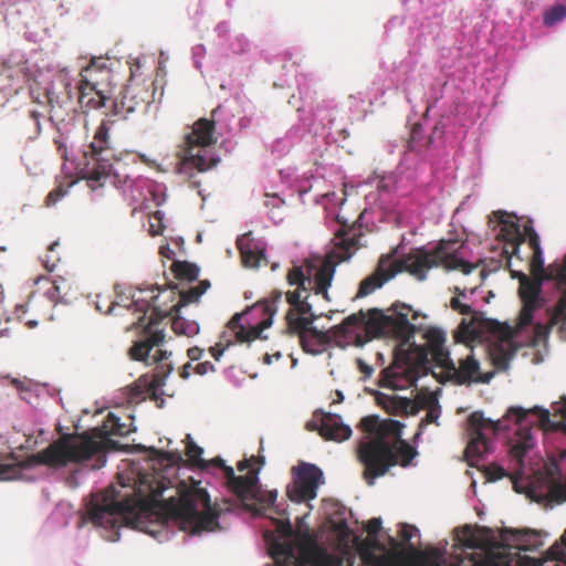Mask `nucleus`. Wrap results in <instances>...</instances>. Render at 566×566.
<instances>
[{
	"label": "nucleus",
	"instance_id": "nucleus-1",
	"mask_svg": "<svg viewBox=\"0 0 566 566\" xmlns=\"http://www.w3.org/2000/svg\"><path fill=\"white\" fill-rule=\"evenodd\" d=\"M490 222L494 224L495 237L505 241L512 253H518L520 243L525 235H528L533 250L531 269L536 280L532 281L525 274H520L518 291L523 307L515 325L511 326L485 318L475 308L476 302L473 296L485 280L486 273L484 269L480 268L479 261L472 258L469 245L460 240H441L434 248L419 250L403 260L399 259L397 251L381 256L376 271L360 282L358 296L371 294L402 271H408L420 281L427 277L430 269L438 266L449 271H461L463 275H470L476 271V280L472 282L473 285L471 287L455 286L457 296L452 297L450 302L453 310L464 315L454 333V338L458 343L469 344L490 333L489 355L492 364L496 370H506L518 347L535 345L545 334V326L535 322V312L545 305V300L542 296L545 260L537 233L528 226H525L524 232H522L515 216L501 211L494 212Z\"/></svg>",
	"mask_w": 566,
	"mask_h": 566
},
{
	"label": "nucleus",
	"instance_id": "nucleus-2",
	"mask_svg": "<svg viewBox=\"0 0 566 566\" xmlns=\"http://www.w3.org/2000/svg\"><path fill=\"white\" fill-rule=\"evenodd\" d=\"M336 249L327 255H312L294 263L287 273V283L294 290L286 292L290 311L286 315L289 327L300 336L306 353L321 354L331 343L345 348L363 346L376 336L396 337L407 343L415 333L409 321L411 308L396 304L387 311L378 308L348 316L342 325L323 331L313 325L316 312L331 302L329 289L336 272V261L352 258L356 242L345 234H338Z\"/></svg>",
	"mask_w": 566,
	"mask_h": 566
},
{
	"label": "nucleus",
	"instance_id": "nucleus-3",
	"mask_svg": "<svg viewBox=\"0 0 566 566\" xmlns=\"http://www.w3.org/2000/svg\"><path fill=\"white\" fill-rule=\"evenodd\" d=\"M120 490L109 486L104 493L94 494L86 504V520L105 531L104 538L117 542L124 525L143 527L147 522L166 521L171 516L182 530L193 535L220 528L219 510L211 503L201 481L190 479V484L178 485V502L163 504L161 495L174 483L158 473H149L139 463L123 462L118 473Z\"/></svg>",
	"mask_w": 566,
	"mask_h": 566
},
{
	"label": "nucleus",
	"instance_id": "nucleus-4",
	"mask_svg": "<svg viewBox=\"0 0 566 566\" xmlns=\"http://www.w3.org/2000/svg\"><path fill=\"white\" fill-rule=\"evenodd\" d=\"M533 426H538L544 431L563 430L566 432V423L553 421L549 410L541 406L527 409L511 407L505 416L497 421L485 418L482 412H473L468 419L467 427L470 437L465 449L468 464L482 467L485 457L494 449L492 437L504 430H514L516 437L512 439L509 452L512 467L507 471L502 465L493 463L485 468V476L488 481L495 482L510 475L515 490L521 492L518 483L524 475L528 455L535 447V439L531 432ZM552 493L558 501L566 502V479L565 482L555 483Z\"/></svg>",
	"mask_w": 566,
	"mask_h": 566
},
{
	"label": "nucleus",
	"instance_id": "nucleus-5",
	"mask_svg": "<svg viewBox=\"0 0 566 566\" xmlns=\"http://www.w3.org/2000/svg\"><path fill=\"white\" fill-rule=\"evenodd\" d=\"M535 534L504 528L499 533L488 527L464 526L457 531L454 566H566V530L545 555H522L531 548ZM443 554L434 549L411 566H443Z\"/></svg>",
	"mask_w": 566,
	"mask_h": 566
},
{
	"label": "nucleus",
	"instance_id": "nucleus-6",
	"mask_svg": "<svg viewBox=\"0 0 566 566\" xmlns=\"http://www.w3.org/2000/svg\"><path fill=\"white\" fill-rule=\"evenodd\" d=\"M210 286L208 281H202L198 285L184 290L179 293V303L171 306H160L157 300L165 297L167 301H174L176 293L172 290H160L157 285H148L139 289L133 294V308L142 315L136 323V327L143 332V338L137 340L130 348V357L135 360L145 361L147 365L159 363L158 371L151 379L148 376H142L132 388V400L144 399L146 394L157 396L165 380L174 370L172 364L168 360L170 353L159 346L164 339V331L157 327V321L178 312L179 307L197 302Z\"/></svg>",
	"mask_w": 566,
	"mask_h": 566
},
{
	"label": "nucleus",
	"instance_id": "nucleus-7",
	"mask_svg": "<svg viewBox=\"0 0 566 566\" xmlns=\"http://www.w3.org/2000/svg\"><path fill=\"white\" fill-rule=\"evenodd\" d=\"M306 517L307 514L301 517L300 524H303ZM275 523L277 534L269 531L264 535L274 566H353L349 555L324 548L307 527L303 530L300 525L297 533L293 534L290 522ZM380 530V518L368 522V541L375 549L380 552L379 557L371 556V558L375 559V566H395L398 543L394 537H389V548L380 545L376 538Z\"/></svg>",
	"mask_w": 566,
	"mask_h": 566
},
{
	"label": "nucleus",
	"instance_id": "nucleus-8",
	"mask_svg": "<svg viewBox=\"0 0 566 566\" xmlns=\"http://www.w3.org/2000/svg\"><path fill=\"white\" fill-rule=\"evenodd\" d=\"M135 430V427L123 423L115 413L109 412L104 426L95 429L93 436L63 434L44 450L30 457L28 465H46L54 469L74 465L76 469L65 482L67 486L76 489L86 479L90 470L101 469L106 464L105 449L114 444L112 437H124Z\"/></svg>",
	"mask_w": 566,
	"mask_h": 566
},
{
	"label": "nucleus",
	"instance_id": "nucleus-9",
	"mask_svg": "<svg viewBox=\"0 0 566 566\" xmlns=\"http://www.w3.org/2000/svg\"><path fill=\"white\" fill-rule=\"evenodd\" d=\"M57 143L64 158V168L77 178L86 179L92 189L103 187L109 181L122 190L125 198L133 202L151 200L156 206H161L166 201L167 189L165 185L143 176H125L122 179L118 174H114L111 164L113 151L109 148L106 123H102L97 127L88 149L84 150L77 159L72 158L65 143Z\"/></svg>",
	"mask_w": 566,
	"mask_h": 566
},
{
	"label": "nucleus",
	"instance_id": "nucleus-10",
	"mask_svg": "<svg viewBox=\"0 0 566 566\" xmlns=\"http://www.w3.org/2000/svg\"><path fill=\"white\" fill-rule=\"evenodd\" d=\"M9 76L22 74L31 82L30 91L34 99L46 98L51 106V119L65 122L64 113L73 119V113L78 103L77 86H73L70 71L66 66L54 65L48 56L33 52L29 56L19 51L13 52L3 61Z\"/></svg>",
	"mask_w": 566,
	"mask_h": 566
},
{
	"label": "nucleus",
	"instance_id": "nucleus-11",
	"mask_svg": "<svg viewBox=\"0 0 566 566\" xmlns=\"http://www.w3.org/2000/svg\"><path fill=\"white\" fill-rule=\"evenodd\" d=\"M374 427L360 441L359 460L365 464V476L369 485L384 475L390 467H408L418 454L402 437L403 424L398 420H374Z\"/></svg>",
	"mask_w": 566,
	"mask_h": 566
},
{
	"label": "nucleus",
	"instance_id": "nucleus-12",
	"mask_svg": "<svg viewBox=\"0 0 566 566\" xmlns=\"http://www.w3.org/2000/svg\"><path fill=\"white\" fill-rule=\"evenodd\" d=\"M214 465L222 471L223 479L228 488L240 500L245 510L253 515L263 514L265 510L274 505L277 499V490L265 491L259 483V473L264 464V459L260 460L258 468H252L250 460L239 462L238 470L247 471L245 474L237 476L234 469L223 463L221 459L213 461Z\"/></svg>",
	"mask_w": 566,
	"mask_h": 566
},
{
	"label": "nucleus",
	"instance_id": "nucleus-13",
	"mask_svg": "<svg viewBox=\"0 0 566 566\" xmlns=\"http://www.w3.org/2000/svg\"><path fill=\"white\" fill-rule=\"evenodd\" d=\"M216 143L213 123L206 118L197 120L180 145L178 172L190 175L191 169L207 171L213 168L220 160L212 150Z\"/></svg>",
	"mask_w": 566,
	"mask_h": 566
},
{
	"label": "nucleus",
	"instance_id": "nucleus-14",
	"mask_svg": "<svg viewBox=\"0 0 566 566\" xmlns=\"http://www.w3.org/2000/svg\"><path fill=\"white\" fill-rule=\"evenodd\" d=\"M282 294L276 293L271 300H264L235 314L228 324L229 331L239 342H251L262 337L264 329L273 324Z\"/></svg>",
	"mask_w": 566,
	"mask_h": 566
},
{
	"label": "nucleus",
	"instance_id": "nucleus-15",
	"mask_svg": "<svg viewBox=\"0 0 566 566\" xmlns=\"http://www.w3.org/2000/svg\"><path fill=\"white\" fill-rule=\"evenodd\" d=\"M416 178L415 171L401 163L396 171L376 180V190L366 193V200L371 207L391 212L398 206L399 199L413 190Z\"/></svg>",
	"mask_w": 566,
	"mask_h": 566
},
{
	"label": "nucleus",
	"instance_id": "nucleus-16",
	"mask_svg": "<svg viewBox=\"0 0 566 566\" xmlns=\"http://www.w3.org/2000/svg\"><path fill=\"white\" fill-rule=\"evenodd\" d=\"M111 71L102 60L93 61L82 70L78 91V103L85 106L99 108L111 98V90L107 87Z\"/></svg>",
	"mask_w": 566,
	"mask_h": 566
},
{
	"label": "nucleus",
	"instance_id": "nucleus-17",
	"mask_svg": "<svg viewBox=\"0 0 566 566\" xmlns=\"http://www.w3.org/2000/svg\"><path fill=\"white\" fill-rule=\"evenodd\" d=\"M495 375L494 369H485L475 356L474 352L459 359L457 365L452 359L440 370H434L433 376L440 382H452L455 385L489 384Z\"/></svg>",
	"mask_w": 566,
	"mask_h": 566
},
{
	"label": "nucleus",
	"instance_id": "nucleus-18",
	"mask_svg": "<svg viewBox=\"0 0 566 566\" xmlns=\"http://www.w3.org/2000/svg\"><path fill=\"white\" fill-rule=\"evenodd\" d=\"M323 482V472L314 464H303L296 472L294 481L287 486V496L292 502L301 503L313 500Z\"/></svg>",
	"mask_w": 566,
	"mask_h": 566
},
{
	"label": "nucleus",
	"instance_id": "nucleus-19",
	"mask_svg": "<svg viewBox=\"0 0 566 566\" xmlns=\"http://www.w3.org/2000/svg\"><path fill=\"white\" fill-rule=\"evenodd\" d=\"M547 279L553 280L559 293V298L549 313V322L552 325H558L560 336L566 338V254L563 259L556 260L547 268Z\"/></svg>",
	"mask_w": 566,
	"mask_h": 566
},
{
	"label": "nucleus",
	"instance_id": "nucleus-20",
	"mask_svg": "<svg viewBox=\"0 0 566 566\" xmlns=\"http://www.w3.org/2000/svg\"><path fill=\"white\" fill-rule=\"evenodd\" d=\"M419 379L417 370L407 365L396 364L382 370L380 386L392 390H405L416 385Z\"/></svg>",
	"mask_w": 566,
	"mask_h": 566
},
{
	"label": "nucleus",
	"instance_id": "nucleus-21",
	"mask_svg": "<svg viewBox=\"0 0 566 566\" xmlns=\"http://www.w3.org/2000/svg\"><path fill=\"white\" fill-rule=\"evenodd\" d=\"M429 354L433 361L432 373L440 370L446 364H449L450 353L446 347L447 333L439 327H429L424 332Z\"/></svg>",
	"mask_w": 566,
	"mask_h": 566
},
{
	"label": "nucleus",
	"instance_id": "nucleus-22",
	"mask_svg": "<svg viewBox=\"0 0 566 566\" xmlns=\"http://www.w3.org/2000/svg\"><path fill=\"white\" fill-rule=\"evenodd\" d=\"M238 248L247 268H259L265 261L266 244L253 238L251 232L238 239Z\"/></svg>",
	"mask_w": 566,
	"mask_h": 566
},
{
	"label": "nucleus",
	"instance_id": "nucleus-23",
	"mask_svg": "<svg viewBox=\"0 0 566 566\" xmlns=\"http://www.w3.org/2000/svg\"><path fill=\"white\" fill-rule=\"evenodd\" d=\"M319 432L325 439L336 442L349 439L353 433L352 428L345 424L342 417L336 413H328L323 417Z\"/></svg>",
	"mask_w": 566,
	"mask_h": 566
},
{
	"label": "nucleus",
	"instance_id": "nucleus-24",
	"mask_svg": "<svg viewBox=\"0 0 566 566\" xmlns=\"http://www.w3.org/2000/svg\"><path fill=\"white\" fill-rule=\"evenodd\" d=\"M303 130L301 128H291L284 136L276 138L271 145L272 154L282 158L287 155L295 146L303 140Z\"/></svg>",
	"mask_w": 566,
	"mask_h": 566
},
{
	"label": "nucleus",
	"instance_id": "nucleus-25",
	"mask_svg": "<svg viewBox=\"0 0 566 566\" xmlns=\"http://www.w3.org/2000/svg\"><path fill=\"white\" fill-rule=\"evenodd\" d=\"M428 412L426 418L420 422L419 429L415 434V441L418 442L421 434L424 432V428L428 423H437L441 416V407L439 405L437 392H432L427 401Z\"/></svg>",
	"mask_w": 566,
	"mask_h": 566
},
{
	"label": "nucleus",
	"instance_id": "nucleus-26",
	"mask_svg": "<svg viewBox=\"0 0 566 566\" xmlns=\"http://www.w3.org/2000/svg\"><path fill=\"white\" fill-rule=\"evenodd\" d=\"M280 176L283 184H286L289 187L294 188L298 196L302 198L308 190L312 188L310 185L308 178H298L295 176V170L289 168L286 170H281Z\"/></svg>",
	"mask_w": 566,
	"mask_h": 566
},
{
	"label": "nucleus",
	"instance_id": "nucleus-27",
	"mask_svg": "<svg viewBox=\"0 0 566 566\" xmlns=\"http://www.w3.org/2000/svg\"><path fill=\"white\" fill-rule=\"evenodd\" d=\"M172 329L178 335H185L190 337L199 333L200 326L198 322L187 319L177 314L172 318Z\"/></svg>",
	"mask_w": 566,
	"mask_h": 566
},
{
	"label": "nucleus",
	"instance_id": "nucleus-28",
	"mask_svg": "<svg viewBox=\"0 0 566 566\" xmlns=\"http://www.w3.org/2000/svg\"><path fill=\"white\" fill-rule=\"evenodd\" d=\"M566 19V3H556L545 10L543 14L544 25L551 28Z\"/></svg>",
	"mask_w": 566,
	"mask_h": 566
},
{
	"label": "nucleus",
	"instance_id": "nucleus-29",
	"mask_svg": "<svg viewBox=\"0 0 566 566\" xmlns=\"http://www.w3.org/2000/svg\"><path fill=\"white\" fill-rule=\"evenodd\" d=\"M186 454L189 461L197 467H207L205 460L201 458L203 450L191 440L190 434L186 436Z\"/></svg>",
	"mask_w": 566,
	"mask_h": 566
},
{
	"label": "nucleus",
	"instance_id": "nucleus-30",
	"mask_svg": "<svg viewBox=\"0 0 566 566\" xmlns=\"http://www.w3.org/2000/svg\"><path fill=\"white\" fill-rule=\"evenodd\" d=\"M176 273L180 279L193 281L199 276V268L188 262L176 263Z\"/></svg>",
	"mask_w": 566,
	"mask_h": 566
},
{
	"label": "nucleus",
	"instance_id": "nucleus-31",
	"mask_svg": "<svg viewBox=\"0 0 566 566\" xmlns=\"http://www.w3.org/2000/svg\"><path fill=\"white\" fill-rule=\"evenodd\" d=\"M161 457L163 465L170 467L171 470H175V467L179 465L182 461V455L178 450L163 452Z\"/></svg>",
	"mask_w": 566,
	"mask_h": 566
},
{
	"label": "nucleus",
	"instance_id": "nucleus-32",
	"mask_svg": "<svg viewBox=\"0 0 566 566\" xmlns=\"http://www.w3.org/2000/svg\"><path fill=\"white\" fill-rule=\"evenodd\" d=\"M207 55V49L203 44H197L192 48V60L197 70H202L203 60Z\"/></svg>",
	"mask_w": 566,
	"mask_h": 566
},
{
	"label": "nucleus",
	"instance_id": "nucleus-33",
	"mask_svg": "<svg viewBox=\"0 0 566 566\" xmlns=\"http://www.w3.org/2000/svg\"><path fill=\"white\" fill-rule=\"evenodd\" d=\"M249 46V40L242 34L235 35L231 41V50L235 54L244 53Z\"/></svg>",
	"mask_w": 566,
	"mask_h": 566
},
{
	"label": "nucleus",
	"instance_id": "nucleus-34",
	"mask_svg": "<svg viewBox=\"0 0 566 566\" xmlns=\"http://www.w3.org/2000/svg\"><path fill=\"white\" fill-rule=\"evenodd\" d=\"M398 533L403 541L408 542L419 535V530L409 524H400Z\"/></svg>",
	"mask_w": 566,
	"mask_h": 566
},
{
	"label": "nucleus",
	"instance_id": "nucleus-35",
	"mask_svg": "<svg viewBox=\"0 0 566 566\" xmlns=\"http://www.w3.org/2000/svg\"><path fill=\"white\" fill-rule=\"evenodd\" d=\"M153 218L157 221V223L150 221L149 232L151 235H158L161 233L163 228H164V224H163L164 213L160 210H157L154 213Z\"/></svg>",
	"mask_w": 566,
	"mask_h": 566
},
{
	"label": "nucleus",
	"instance_id": "nucleus-36",
	"mask_svg": "<svg viewBox=\"0 0 566 566\" xmlns=\"http://www.w3.org/2000/svg\"><path fill=\"white\" fill-rule=\"evenodd\" d=\"M19 478V469L9 465H0V481L14 480Z\"/></svg>",
	"mask_w": 566,
	"mask_h": 566
},
{
	"label": "nucleus",
	"instance_id": "nucleus-37",
	"mask_svg": "<svg viewBox=\"0 0 566 566\" xmlns=\"http://www.w3.org/2000/svg\"><path fill=\"white\" fill-rule=\"evenodd\" d=\"M67 193V189H63L60 187L59 189H55L51 191L46 197V203L48 206H54L61 198H63Z\"/></svg>",
	"mask_w": 566,
	"mask_h": 566
},
{
	"label": "nucleus",
	"instance_id": "nucleus-38",
	"mask_svg": "<svg viewBox=\"0 0 566 566\" xmlns=\"http://www.w3.org/2000/svg\"><path fill=\"white\" fill-rule=\"evenodd\" d=\"M554 415H558L566 419V397H563L559 401L553 403Z\"/></svg>",
	"mask_w": 566,
	"mask_h": 566
},
{
	"label": "nucleus",
	"instance_id": "nucleus-39",
	"mask_svg": "<svg viewBox=\"0 0 566 566\" xmlns=\"http://www.w3.org/2000/svg\"><path fill=\"white\" fill-rule=\"evenodd\" d=\"M213 371H216V368L210 361L199 363L196 366V373L200 376H205L208 373H213Z\"/></svg>",
	"mask_w": 566,
	"mask_h": 566
},
{
	"label": "nucleus",
	"instance_id": "nucleus-40",
	"mask_svg": "<svg viewBox=\"0 0 566 566\" xmlns=\"http://www.w3.org/2000/svg\"><path fill=\"white\" fill-rule=\"evenodd\" d=\"M323 198L327 201L328 205H333L334 207L345 202V197H338L336 192H328L324 195Z\"/></svg>",
	"mask_w": 566,
	"mask_h": 566
},
{
	"label": "nucleus",
	"instance_id": "nucleus-41",
	"mask_svg": "<svg viewBox=\"0 0 566 566\" xmlns=\"http://www.w3.org/2000/svg\"><path fill=\"white\" fill-rule=\"evenodd\" d=\"M357 366L359 368V371L364 375L365 379L371 377L374 369L370 365L365 363L363 359H357Z\"/></svg>",
	"mask_w": 566,
	"mask_h": 566
},
{
	"label": "nucleus",
	"instance_id": "nucleus-42",
	"mask_svg": "<svg viewBox=\"0 0 566 566\" xmlns=\"http://www.w3.org/2000/svg\"><path fill=\"white\" fill-rule=\"evenodd\" d=\"M59 294H60V286L56 284V282H54V285L49 291H46L45 296L51 302L57 303Z\"/></svg>",
	"mask_w": 566,
	"mask_h": 566
},
{
	"label": "nucleus",
	"instance_id": "nucleus-43",
	"mask_svg": "<svg viewBox=\"0 0 566 566\" xmlns=\"http://www.w3.org/2000/svg\"><path fill=\"white\" fill-rule=\"evenodd\" d=\"M226 350V347L222 346L221 343L217 344L216 346L211 347L210 348V353L212 355V357L216 359V360H220V358L222 357L223 353Z\"/></svg>",
	"mask_w": 566,
	"mask_h": 566
},
{
	"label": "nucleus",
	"instance_id": "nucleus-44",
	"mask_svg": "<svg viewBox=\"0 0 566 566\" xmlns=\"http://www.w3.org/2000/svg\"><path fill=\"white\" fill-rule=\"evenodd\" d=\"M203 350L199 347H191L188 349V357L191 360H199L202 356Z\"/></svg>",
	"mask_w": 566,
	"mask_h": 566
},
{
	"label": "nucleus",
	"instance_id": "nucleus-45",
	"mask_svg": "<svg viewBox=\"0 0 566 566\" xmlns=\"http://www.w3.org/2000/svg\"><path fill=\"white\" fill-rule=\"evenodd\" d=\"M230 31V27L227 22H220L217 24L216 27V32L218 33L219 36H223L226 34H228Z\"/></svg>",
	"mask_w": 566,
	"mask_h": 566
},
{
	"label": "nucleus",
	"instance_id": "nucleus-46",
	"mask_svg": "<svg viewBox=\"0 0 566 566\" xmlns=\"http://www.w3.org/2000/svg\"><path fill=\"white\" fill-rule=\"evenodd\" d=\"M160 254L164 258L172 259L175 252L170 249V247L168 244H165V245L160 247Z\"/></svg>",
	"mask_w": 566,
	"mask_h": 566
},
{
	"label": "nucleus",
	"instance_id": "nucleus-47",
	"mask_svg": "<svg viewBox=\"0 0 566 566\" xmlns=\"http://www.w3.org/2000/svg\"><path fill=\"white\" fill-rule=\"evenodd\" d=\"M378 401L384 405L386 408H389V402L394 399V397H389L386 394H379Z\"/></svg>",
	"mask_w": 566,
	"mask_h": 566
},
{
	"label": "nucleus",
	"instance_id": "nucleus-48",
	"mask_svg": "<svg viewBox=\"0 0 566 566\" xmlns=\"http://www.w3.org/2000/svg\"><path fill=\"white\" fill-rule=\"evenodd\" d=\"M190 369H191V364L190 363L184 365V367H182V369L180 371V376H181L182 379H188L190 377V375H191Z\"/></svg>",
	"mask_w": 566,
	"mask_h": 566
},
{
	"label": "nucleus",
	"instance_id": "nucleus-49",
	"mask_svg": "<svg viewBox=\"0 0 566 566\" xmlns=\"http://www.w3.org/2000/svg\"><path fill=\"white\" fill-rule=\"evenodd\" d=\"M43 265L49 272H53L55 270L56 263L55 261H51L49 258L43 260Z\"/></svg>",
	"mask_w": 566,
	"mask_h": 566
},
{
	"label": "nucleus",
	"instance_id": "nucleus-50",
	"mask_svg": "<svg viewBox=\"0 0 566 566\" xmlns=\"http://www.w3.org/2000/svg\"><path fill=\"white\" fill-rule=\"evenodd\" d=\"M281 356H282V355H281V353H280V352H276V353H275V354H273V355L266 354V355L264 356V363H265V364H268V365H270V364H272V359H273V358H275V359H280V358H281Z\"/></svg>",
	"mask_w": 566,
	"mask_h": 566
},
{
	"label": "nucleus",
	"instance_id": "nucleus-51",
	"mask_svg": "<svg viewBox=\"0 0 566 566\" xmlns=\"http://www.w3.org/2000/svg\"><path fill=\"white\" fill-rule=\"evenodd\" d=\"M140 157H142L144 163H146L148 165L157 166L156 161L155 160H150L147 155L143 154V155H140Z\"/></svg>",
	"mask_w": 566,
	"mask_h": 566
},
{
	"label": "nucleus",
	"instance_id": "nucleus-52",
	"mask_svg": "<svg viewBox=\"0 0 566 566\" xmlns=\"http://www.w3.org/2000/svg\"><path fill=\"white\" fill-rule=\"evenodd\" d=\"M63 510H64V506H60V507H57V509L54 511L53 516L59 515Z\"/></svg>",
	"mask_w": 566,
	"mask_h": 566
},
{
	"label": "nucleus",
	"instance_id": "nucleus-53",
	"mask_svg": "<svg viewBox=\"0 0 566 566\" xmlns=\"http://www.w3.org/2000/svg\"><path fill=\"white\" fill-rule=\"evenodd\" d=\"M160 57L163 60V64L167 61L168 56L166 55V53L164 51L160 52Z\"/></svg>",
	"mask_w": 566,
	"mask_h": 566
},
{
	"label": "nucleus",
	"instance_id": "nucleus-54",
	"mask_svg": "<svg viewBox=\"0 0 566 566\" xmlns=\"http://www.w3.org/2000/svg\"><path fill=\"white\" fill-rule=\"evenodd\" d=\"M28 325H29L30 327H35V326H38V322H36V321H29V322H28Z\"/></svg>",
	"mask_w": 566,
	"mask_h": 566
},
{
	"label": "nucleus",
	"instance_id": "nucleus-55",
	"mask_svg": "<svg viewBox=\"0 0 566 566\" xmlns=\"http://www.w3.org/2000/svg\"><path fill=\"white\" fill-rule=\"evenodd\" d=\"M312 156H313L314 163L318 164V161H317L318 156L316 155V153H313Z\"/></svg>",
	"mask_w": 566,
	"mask_h": 566
},
{
	"label": "nucleus",
	"instance_id": "nucleus-56",
	"mask_svg": "<svg viewBox=\"0 0 566 566\" xmlns=\"http://www.w3.org/2000/svg\"><path fill=\"white\" fill-rule=\"evenodd\" d=\"M57 244H59L57 242H53V243L50 245V248H49V249H50V251H53V250H54V248H55Z\"/></svg>",
	"mask_w": 566,
	"mask_h": 566
},
{
	"label": "nucleus",
	"instance_id": "nucleus-57",
	"mask_svg": "<svg viewBox=\"0 0 566 566\" xmlns=\"http://www.w3.org/2000/svg\"><path fill=\"white\" fill-rule=\"evenodd\" d=\"M337 396H338L339 400H343V399H344V395H343V392H342V391H337Z\"/></svg>",
	"mask_w": 566,
	"mask_h": 566
},
{
	"label": "nucleus",
	"instance_id": "nucleus-58",
	"mask_svg": "<svg viewBox=\"0 0 566 566\" xmlns=\"http://www.w3.org/2000/svg\"><path fill=\"white\" fill-rule=\"evenodd\" d=\"M370 422H371V420H369V419H365V420H364V424H365V426H369V423H370Z\"/></svg>",
	"mask_w": 566,
	"mask_h": 566
},
{
	"label": "nucleus",
	"instance_id": "nucleus-59",
	"mask_svg": "<svg viewBox=\"0 0 566 566\" xmlns=\"http://www.w3.org/2000/svg\"><path fill=\"white\" fill-rule=\"evenodd\" d=\"M41 280H44V276H39V277L35 280V283L38 284Z\"/></svg>",
	"mask_w": 566,
	"mask_h": 566
},
{
	"label": "nucleus",
	"instance_id": "nucleus-60",
	"mask_svg": "<svg viewBox=\"0 0 566 566\" xmlns=\"http://www.w3.org/2000/svg\"><path fill=\"white\" fill-rule=\"evenodd\" d=\"M416 134H417V128H413L412 129V139H415Z\"/></svg>",
	"mask_w": 566,
	"mask_h": 566
},
{
	"label": "nucleus",
	"instance_id": "nucleus-61",
	"mask_svg": "<svg viewBox=\"0 0 566 566\" xmlns=\"http://www.w3.org/2000/svg\"><path fill=\"white\" fill-rule=\"evenodd\" d=\"M418 316H419V313L418 312H413V319H417Z\"/></svg>",
	"mask_w": 566,
	"mask_h": 566
},
{
	"label": "nucleus",
	"instance_id": "nucleus-62",
	"mask_svg": "<svg viewBox=\"0 0 566 566\" xmlns=\"http://www.w3.org/2000/svg\"><path fill=\"white\" fill-rule=\"evenodd\" d=\"M197 239H198V241H201L202 235L199 233V234L197 235Z\"/></svg>",
	"mask_w": 566,
	"mask_h": 566
},
{
	"label": "nucleus",
	"instance_id": "nucleus-63",
	"mask_svg": "<svg viewBox=\"0 0 566 566\" xmlns=\"http://www.w3.org/2000/svg\"><path fill=\"white\" fill-rule=\"evenodd\" d=\"M74 184H75V180H72V181L69 184V188H70V187H72Z\"/></svg>",
	"mask_w": 566,
	"mask_h": 566
},
{
	"label": "nucleus",
	"instance_id": "nucleus-64",
	"mask_svg": "<svg viewBox=\"0 0 566 566\" xmlns=\"http://www.w3.org/2000/svg\"><path fill=\"white\" fill-rule=\"evenodd\" d=\"M4 329L0 331V336H3L4 335Z\"/></svg>",
	"mask_w": 566,
	"mask_h": 566
}]
</instances>
